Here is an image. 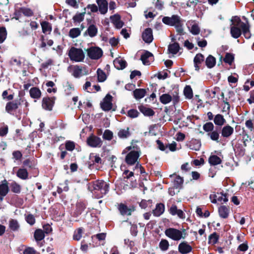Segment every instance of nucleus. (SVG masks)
<instances>
[{
  "instance_id": "1",
  "label": "nucleus",
  "mask_w": 254,
  "mask_h": 254,
  "mask_svg": "<svg viewBox=\"0 0 254 254\" xmlns=\"http://www.w3.org/2000/svg\"><path fill=\"white\" fill-rule=\"evenodd\" d=\"M89 190L97 198L102 197L109 191V184L102 180H96L89 183Z\"/></svg>"
},
{
  "instance_id": "2",
  "label": "nucleus",
  "mask_w": 254,
  "mask_h": 254,
  "mask_svg": "<svg viewBox=\"0 0 254 254\" xmlns=\"http://www.w3.org/2000/svg\"><path fill=\"white\" fill-rule=\"evenodd\" d=\"M245 28V23L241 21L240 17L235 16L232 18L230 33L232 36L238 38L242 34V28Z\"/></svg>"
},
{
  "instance_id": "3",
  "label": "nucleus",
  "mask_w": 254,
  "mask_h": 254,
  "mask_svg": "<svg viewBox=\"0 0 254 254\" xmlns=\"http://www.w3.org/2000/svg\"><path fill=\"white\" fill-rule=\"evenodd\" d=\"M68 56L71 61L75 62H82L85 58L83 50L74 47H71L68 50Z\"/></svg>"
},
{
  "instance_id": "4",
  "label": "nucleus",
  "mask_w": 254,
  "mask_h": 254,
  "mask_svg": "<svg viewBox=\"0 0 254 254\" xmlns=\"http://www.w3.org/2000/svg\"><path fill=\"white\" fill-rule=\"evenodd\" d=\"M165 234L169 238L176 241L185 239L186 237L185 230L181 231L175 228H169L165 230Z\"/></svg>"
},
{
  "instance_id": "5",
  "label": "nucleus",
  "mask_w": 254,
  "mask_h": 254,
  "mask_svg": "<svg viewBox=\"0 0 254 254\" xmlns=\"http://www.w3.org/2000/svg\"><path fill=\"white\" fill-rule=\"evenodd\" d=\"M117 208L123 216H130L136 210V206L134 204L127 205L126 203H120L118 205Z\"/></svg>"
},
{
  "instance_id": "6",
  "label": "nucleus",
  "mask_w": 254,
  "mask_h": 254,
  "mask_svg": "<svg viewBox=\"0 0 254 254\" xmlns=\"http://www.w3.org/2000/svg\"><path fill=\"white\" fill-rule=\"evenodd\" d=\"M87 56L92 60H98L103 55L102 50L98 47H91L87 50Z\"/></svg>"
},
{
  "instance_id": "7",
  "label": "nucleus",
  "mask_w": 254,
  "mask_h": 254,
  "mask_svg": "<svg viewBox=\"0 0 254 254\" xmlns=\"http://www.w3.org/2000/svg\"><path fill=\"white\" fill-rule=\"evenodd\" d=\"M140 156V151L138 149L130 151L126 156L125 160L129 165H134L137 161Z\"/></svg>"
},
{
  "instance_id": "8",
  "label": "nucleus",
  "mask_w": 254,
  "mask_h": 254,
  "mask_svg": "<svg viewBox=\"0 0 254 254\" xmlns=\"http://www.w3.org/2000/svg\"><path fill=\"white\" fill-rule=\"evenodd\" d=\"M67 70L75 78H79L87 74V72H84L82 67L79 65H70Z\"/></svg>"
},
{
  "instance_id": "9",
  "label": "nucleus",
  "mask_w": 254,
  "mask_h": 254,
  "mask_svg": "<svg viewBox=\"0 0 254 254\" xmlns=\"http://www.w3.org/2000/svg\"><path fill=\"white\" fill-rule=\"evenodd\" d=\"M182 21L181 17L177 15H173L171 17L165 16L162 18V22L170 26H176Z\"/></svg>"
},
{
  "instance_id": "10",
  "label": "nucleus",
  "mask_w": 254,
  "mask_h": 254,
  "mask_svg": "<svg viewBox=\"0 0 254 254\" xmlns=\"http://www.w3.org/2000/svg\"><path fill=\"white\" fill-rule=\"evenodd\" d=\"M20 100L21 99H19L7 103L5 106V111L11 115H14L20 105Z\"/></svg>"
},
{
  "instance_id": "11",
  "label": "nucleus",
  "mask_w": 254,
  "mask_h": 254,
  "mask_svg": "<svg viewBox=\"0 0 254 254\" xmlns=\"http://www.w3.org/2000/svg\"><path fill=\"white\" fill-rule=\"evenodd\" d=\"M89 146L92 147H100L102 144L101 139L94 135H91L87 139Z\"/></svg>"
},
{
  "instance_id": "12",
  "label": "nucleus",
  "mask_w": 254,
  "mask_h": 254,
  "mask_svg": "<svg viewBox=\"0 0 254 254\" xmlns=\"http://www.w3.org/2000/svg\"><path fill=\"white\" fill-rule=\"evenodd\" d=\"M187 26L190 32L194 35H198L200 29L198 24L194 20H190L187 23Z\"/></svg>"
},
{
  "instance_id": "13",
  "label": "nucleus",
  "mask_w": 254,
  "mask_h": 254,
  "mask_svg": "<svg viewBox=\"0 0 254 254\" xmlns=\"http://www.w3.org/2000/svg\"><path fill=\"white\" fill-rule=\"evenodd\" d=\"M112 96L108 94L104 98L103 102L101 103L102 109L105 111H108L112 107Z\"/></svg>"
},
{
  "instance_id": "14",
  "label": "nucleus",
  "mask_w": 254,
  "mask_h": 254,
  "mask_svg": "<svg viewBox=\"0 0 254 254\" xmlns=\"http://www.w3.org/2000/svg\"><path fill=\"white\" fill-rule=\"evenodd\" d=\"M143 40L146 43L150 44L153 40L152 30L150 28H147L142 33Z\"/></svg>"
},
{
  "instance_id": "15",
  "label": "nucleus",
  "mask_w": 254,
  "mask_h": 254,
  "mask_svg": "<svg viewBox=\"0 0 254 254\" xmlns=\"http://www.w3.org/2000/svg\"><path fill=\"white\" fill-rule=\"evenodd\" d=\"M54 103V98H44L42 101V107L46 110L51 111L52 110Z\"/></svg>"
},
{
  "instance_id": "16",
  "label": "nucleus",
  "mask_w": 254,
  "mask_h": 254,
  "mask_svg": "<svg viewBox=\"0 0 254 254\" xmlns=\"http://www.w3.org/2000/svg\"><path fill=\"white\" fill-rule=\"evenodd\" d=\"M192 248L187 242L181 243L178 246V251L182 254H189L191 252Z\"/></svg>"
},
{
  "instance_id": "17",
  "label": "nucleus",
  "mask_w": 254,
  "mask_h": 254,
  "mask_svg": "<svg viewBox=\"0 0 254 254\" xmlns=\"http://www.w3.org/2000/svg\"><path fill=\"white\" fill-rule=\"evenodd\" d=\"M141 60L144 65H149L153 61L154 57L153 54L148 52L145 51L141 56Z\"/></svg>"
},
{
  "instance_id": "18",
  "label": "nucleus",
  "mask_w": 254,
  "mask_h": 254,
  "mask_svg": "<svg viewBox=\"0 0 254 254\" xmlns=\"http://www.w3.org/2000/svg\"><path fill=\"white\" fill-rule=\"evenodd\" d=\"M204 60V57L201 54H197L195 55L193 59L194 66L195 70L199 71L201 64Z\"/></svg>"
},
{
  "instance_id": "19",
  "label": "nucleus",
  "mask_w": 254,
  "mask_h": 254,
  "mask_svg": "<svg viewBox=\"0 0 254 254\" xmlns=\"http://www.w3.org/2000/svg\"><path fill=\"white\" fill-rule=\"evenodd\" d=\"M234 132V128L229 125L224 126L221 130V135L224 138H228Z\"/></svg>"
},
{
  "instance_id": "20",
  "label": "nucleus",
  "mask_w": 254,
  "mask_h": 254,
  "mask_svg": "<svg viewBox=\"0 0 254 254\" xmlns=\"http://www.w3.org/2000/svg\"><path fill=\"white\" fill-rule=\"evenodd\" d=\"M86 208V204L83 202H78L76 204L75 209L73 215L74 217L79 216Z\"/></svg>"
},
{
  "instance_id": "21",
  "label": "nucleus",
  "mask_w": 254,
  "mask_h": 254,
  "mask_svg": "<svg viewBox=\"0 0 254 254\" xmlns=\"http://www.w3.org/2000/svg\"><path fill=\"white\" fill-rule=\"evenodd\" d=\"M98 5L99 10L102 14H105L108 11V2L106 0H96Z\"/></svg>"
},
{
  "instance_id": "22",
  "label": "nucleus",
  "mask_w": 254,
  "mask_h": 254,
  "mask_svg": "<svg viewBox=\"0 0 254 254\" xmlns=\"http://www.w3.org/2000/svg\"><path fill=\"white\" fill-rule=\"evenodd\" d=\"M218 212L220 217L224 219L227 218L230 213L229 208L225 205L220 206L218 208Z\"/></svg>"
},
{
  "instance_id": "23",
  "label": "nucleus",
  "mask_w": 254,
  "mask_h": 254,
  "mask_svg": "<svg viewBox=\"0 0 254 254\" xmlns=\"http://www.w3.org/2000/svg\"><path fill=\"white\" fill-rule=\"evenodd\" d=\"M113 63L115 67L118 69H123L127 66L126 61L120 58H116Z\"/></svg>"
},
{
  "instance_id": "24",
  "label": "nucleus",
  "mask_w": 254,
  "mask_h": 254,
  "mask_svg": "<svg viewBox=\"0 0 254 254\" xmlns=\"http://www.w3.org/2000/svg\"><path fill=\"white\" fill-rule=\"evenodd\" d=\"M164 205L163 203H160L156 205L155 208L152 211V213L154 216L158 217L164 213Z\"/></svg>"
},
{
  "instance_id": "25",
  "label": "nucleus",
  "mask_w": 254,
  "mask_h": 254,
  "mask_svg": "<svg viewBox=\"0 0 254 254\" xmlns=\"http://www.w3.org/2000/svg\"><path fill=\"white\" fill-rule=\"evenodd\" d=\"M146 93L145 89L141 88L136 89L133 91V97L136 100L143 98L145 96Z\"/></svg>"
},
{
  "instance_id": "26",
  "label": "nucleus",
  "mask_w": 254,
  "mask_h": 254,
  "mask_svg": "<svg viewBox=\"0 0 254 254\" xmlns=\"http://www.w3.org/2000/svg\"><path fill=\"white\" fill-rule=\"evenodd\" d=\"M111 19L117 28L120 29L123 26L124 23L121 20L120 16L119 15H114L111 16Z\"/></svg>"
},
{
  "instance_id": "27",
  "label": "nucleus",
  "mask_w": 254,
  "mask_h": 254,
  "mask_svg": "<svg viewBox=\"0 0 254 254\" xmlns=\"http://www.w3.org/2000/svg\"><path fill=\"white\" fill-rule=\"evenodd\" d=\"M9 188L7 181L4 180L2 181L0 184V194L2 196H5L8 193Z\"/></svg>"
},
{
  "instance_id": "28",
  "label": "nucleus",
  "mask_w": 254,
  "mask_h": 254,
  "mask_svg": "<svg viewBox=\"0 0 254 254\" xmlns=\"http://www.w3.org/2000/svg\"><path fill=\"white\" fill-rule=\"evenodd\" d=\"M180 47L179 43L174 42L168 46V51L170 54L175 55L179 51Z\"/></svg>"
},
{
  "instance_id": "29",
  "label": "nucleus",
  "mask_w": 254,
  "mask_h": 254,
  "mask_svg": "<svg viewBox=\"0 0 254 254\" xmlns=\"http://www.w3.org/2000/svg\"><path fill=\"white\" fill-rule=\"evenodd\" d=\"M213 121L215 125L219 127H222L226 123L223 116L221 114L216 115L213 119Z\"/></svg>"
},
{
  "instance_id": "30",
  "label": "nucleus",
  "mask_w": 254,
  "mask_h": 254,
  "mask_svg": "<svg viewBox=\"0 0 254 254\" xmlns=\"http://www.w3.org/2000/svg\"><path fill=\"white\" fill-rule=\"evenodd\" d=\"M98 32L97 27L93 25H90L85 32L86 34H88L90 37H94L96 36Z\"/></svg>"
},
{
  "instance_id": "31",
  "label": "nucleus",
  "mask_w": 254,
  "mask_h": 254,
  "mask_svg": "<svg viewBox=\"0 0 254 254\" xmlns=\"http://www.w3.org/2000/svg\"><path fill=\"white\" fill-rule=\"evenodd\" d=\"M31 98L34 99H39L41 96V92L37 87H32L29 91Z\"/></svg>"
},
{
  "instance_id": "32",
  "label": "nucleus",
  "mask_w": 254,
  "mask_h": 254,
  "mask_svg": "<svg viewBox=\"0 0 254 254\" xmlns=\"http://www.w3.org/2000/svg\"><path fill=\"white\" fill-rule=\"evenodd\" d=\"M140 111L145 116H152L154 115L155 112L154 111L149 108L143 106H140L139 107Z\"/></svg>"
},
{
  "instance_id": "33",
  "label": "nucleus",
  "mask_w": 254,
  "mask_h": 254,
  "mask_svg": "<svg viewBox=\"0 0 254 254\" xmlns=\"http://www.w3.org/2000/svg\"><path fill=\"white\" fill-rule=\"evenodd\" d=\"M20 228L18 221L15 219H10L9 221V228L12 231H17Z\"/></svg>"
},
{
  "instance_id": "34",
  "label": "nucleus",
  "mask_w": 254,
  "mask_h": 254,
  "mask_svg": "<svg viewBox=\"0 0 254 254\" xmlns=\"http://www.w3.org/2000/svg\"><path fill=\"white\" fill-rule=\"evenodd\" d=\"M209 163L211 165H217L220 164L222 160L220 157L215 155H211L208 159Z\"/></svg>"
},
{
  "instance_id": "35",
  "label": "nucleus",
  "mask_w": 254,
  "mask_h": 254,
  "mask_svg": "<svg viewBox=\"0 0 254 254\" xmlns=\"http://www.w3.org/2000/svg\"><path fill=\"white\" fill-rule=\"evenodd\" d=\"M42 32L45 34H49L52 31V26L50 23L47 21H43L41 23Z\"/></svg>"
},
{
  "instance_id": "36",
  "label": "nucleus",
  "mask_w": 254,
  "mask_h": 254,
  "mask_svg": "<svg viewBox=\"0 0 254 254\" xmlns=\"http://www.w3.org/2000/svg\"><path fill=\"white\" fill-rule=\"evenodd\" d=\"M184 182L183 178L179 176H176V177L173 182L174 188L176 189L181 188Z\"/></svg>"
},
{
  "instance_id": "37",
  "label": "nucleus",
  "mask_w": 254,
  "mask_h": 254,
  "mask_svg": "<svg viewBox=\"0 0 254 254\" xmlns=\"http://www.w3.org/2000/svg\"><path fill=\"white\" fill-rule=\"evenodd\" d=\"M81 34V29L79 28H73L70 29L68 35L72 38H75Z\"/></svg>"
},
{
  "instance_id": "38",
  "label": "nucleus",
  "mask_w": 254,
  "mask_h": 254,
  "mask_svg": "<svg viewBox=\"0 0 254 254\" xmlns=\"http://www.w3.org/2000/svg\"><path fill=\"white\" fill-rule=\"evenodd\" d=\"M21 11L22 14L26 17H31L34 15L33 10L28 7H21Z\"/></svg>"
},
{
  "instance_id": "39",
  "label": "nucleus",
  "mask_w": 254,
  "mask_h": 254,
  "mask_svg": "<svg viewBox=\"0 0 254 254\" xmlns=\"http://www.w3.org/2000/svg\"><path fill=\"white\" fill-rule=\"evenodd\" d=\"M205 64L207 67H213V66H214L216 64L215 58L212 56L209 55L206 59Z\"/></svg>"
},
{
  "instance_id": "40",
  "label": "nucleus",
  "mask_w": 254,
  "mask_h": 254,
  "mask_svg": "<svg viewBox=\"0 0 254 254\" xmlns=\"http://www.w3.org/2000/svg\"><path fill=\"white\" fill-rule=\"evenodd\" d=\"M17 176L21 179L26 180L28 178V173L25 169H19L17 172Z\"/></svg>"
},
{
  "instance_id": "41",
  "label": "nucleus",
  "mask_w": 254,
  "mask_h": 254,
  "mask_svg": "<svg viewBox=\"0 0 254 254\" xmlns=\"http://www.w3.org/2000/svg\"><path fill=\"white\" fill-rule=\"evenodd\" d=\"M118 135L120 138L124 139L127 138L130 135L129 128L120 129L118 133Z\"/></svg>"
},
{
  "instance_id": "42",
  "label": "nucleus",
  "mask_w": 254,
  "mask_h": 254,
  "mask_svg": "<svg viewBox=\"0 0 254 254\" xmlns=\"http://www.w3.org/2000/svg\"><path fill=\"white\" fill-rule=\"evenodd\" d=\"M44 232L41 229H37L34 233V238L36 241H40L45 238Z\"/></svg>"
},
{
  "instance_id": "43",
  "label": "nucleus",
  "mask_w": 254,
  "mask_h": 254,
  "mask_svg": "<svg viewBox=\"0 0 254 254\" xmlns=\"http://www.w3.org/2000/svg\"><path fill=\"white\" fill-rule=\"evenodd\" d=\"M160 100L163 104H167L172 101V96L169 94H163L160 96Z\"/></svg>"
},
{
  "instance_id": "44",
  "label": "nucleus",
  "mask_w": 254,
  "mask_h": 254,
  "mask_svg": "<svg viewBox=\"0 0 254 254\" xmlns=\"http://www.w3.org/2000/svg\"><path fill=\"white\" fill-rule=\"evenodd\" d=\"M208 136L210 138V139L213 141H215L217 142H218L219 138V133L217 130H213L210 132L208 133Z\"/></svg>"
},
{
  "instance_id": "45",
  "label": "nucleus",
  "mask_w": 254,
  "mask_h": 254,
  "mask_svg": "<svg viewBox=\"0 0 254 254\" xmlns=\"http://www.w3.org/2000/svg\"><path fill=\"white\" fill-rule=\"evenodd\" d=\"M242 30V33H243L246 38L249 39L251 37V34L250 31V26L248 23H245V28H243Z\"/></svg>"
},
{
  "instance_id": "46",
  "label": "nucleus",
  "mask_w": 254,
  "mask_h": 254,
  "mask_svg": "<svg viewBox=\"0 0 254 254\" xmlns=\"http://www.w3.org/2000/svg\"><path fill=\"white\" fill-rule=\"evenodd\" d=\"M219 239V236L218 235L214 232L212 234H211L209 236L208 238V243L209 244L214 245L216 244L218 242Z\"/></svg>"
},
{
  "instance_id": "47",
  "label": "nucleus",
  "mask_w": 254,
  "mask_h": 254,
  "mask_svg": "<svg viewBox=\"0 0 254 254\" xmlns=\"http://www.w3.org/2000/svg\"><path fill=\"white\" fill-rule=\"evenodd\" d=\"M184 95L188 99H191L193 97L192 90L190 86H186L184 89Z\"/></svg>"
},
{
  "instance_id": "48",
  "label": "nucleus",
  "mask_w": 254,
  "mask_h": 254,
  "mask_svg": "<svg viewBox=\"0 0 254 254\" xmlns=\"http://www.w3.org/2000/svg\"><path fill=\"white\" fill-rule=\"evenodd\" d=\"M169 246V244L167 240L162 239L159 243V248L163 251H167Z\"/></svg>"
},
{
  "instance_id": "49",
  "label": "nucleus",
  "mask_w": 254,
  "mask_h": 254,
  "mask_svg": "<svg viewBox=\"0 0 254 254\" xmlns=\"http://www.w3.org/2000/svg\"><path fill=\"white\" fill-rule=\"evenodd\" d=\"M98 80L99 82H103L106 79L105 73L101 69H98L97 71Z\"/></svg>"
},
{
  "instance_id": "50",
  "label": "nucleus",
  "mask_w": 254,
  "mask_h": 254,
  "mask_svg": "<svg viewBox=\"0 0 254 254\" xmlns=\"http://www.w3.org/2000/svg\"><path fill=\"white\" fill-rule=\"evenodd\" d=\"M214 126L212 123L207 122L203 125V129L206 132H211L213 130Z\"/></svg>"
},
{
  "instance_id": "51",
  "label": "nucleus",
  "mask_w": 254,
  "mask_h": 254,
  "mask_svg": "<svg viewBox=\"0 0 254 254\" xmlns=\"http://www.w3.org/2000/svg\"><path fill=\"white\" fill-rule=\"evenodd\" d=\"M113 137V133L109 129H106L103 133V138L105 140H111Z\"/></svg>"
},
{
  "instance_id": "52",
  "label": "nucleus",
  "mask_w": 254,
  "mask_h": 254,
  "mask_svg": "<svg viewBox=\"0 0 254 254\" xmlns=\"http://www.w3.org/2000/svg\"><path fill=\"white\" fill-rule=\"evenodd\" d=\"M82 233L83 229L82 228H79L76 231H75L73 236V240L79 241L82 237Z\"/></svg>"
},
{
  "instance_id": "53",
  "label": "nucleus",
  "mask_w": 254,
  "mask_h": 254,
  "mask_svg": "<svg viewBox=\"0 0 254 254\" xmlns=\"http://www.w3.org/2000/svg\"><path fill=\"white\" fill-rule=\"evenodd\" d=\"M234 59V57L233 54L230 53H227L223 59L224 62L225 63L231 65L233 63Z\"/></svg>"
},
{
  "instance_id": "54",
  "label": "nucleus",
  "mask_w": 254,
  "mask_h": 254,
  "mask_svg": "<svg viewBox=\"0 0 254 254\" xmlns=\"http://www.w3.org/2000/svg\"><path fill=\"white\" fill-rule=\"evenodd\" d=\"M11 191L14 193H19L21 191V187L15 182H13L10 185Z\"/></svg>"
},
{
  "instance_id": "55",
  "label": "nucleus",
  "mask_w": 254,
  "mask_h": 254,
  "mask_svg": "<svg viewBox=\"0 0 254 254\" xmlns=\"http://www.w3.org/2000/svg\"><path fill=\"white\" fill-rule=\"evenodd\" d=\"M251 141V137L246 133L243 132L241 141L243 142L244 146L246 147L248 143Z\"/></svg>"
},
{
  "instance_id": "56",
  "label": "nucleus",
  "mask_w": 254,
  "mask_h": 254,
  "mask_svg": "<svg viewBox=\"0 0 254 254\" xmlns=\"http://www.w3.org/2000/svg\"><path fill=\"white\" fill-rule=\"evenodd\" d=\"M6 30L5 28L2 27L0 28V44L4 42L6 38Z\"/></svg>"
},
{
  "instance_id": "57",
  "label": "nucleus",
  "mask_w": 254,
  "mask_h": 254,
  "mask_svg": "<svg viewBox=\"0 0 254 254\" xmlns=\"http://www.w3.org/2000/svg\"><path fill=\"white\" fill-rule=\"evenodd\" d=\"M84 15L85 12L77 13L73 17V20L74 22H80L83 20Z\"/></svg>"
},
{
  "instance_id": "58",
  "label": "nucleus",
  "mask_w": 254,
  "mask_h": 254,
  "mask_svg": "<svg viewBox=\"0 0 254 254\" xmlns=\"http://www.w3.org/2000/svg\"><path fill=\"white\" fill-rule=\"evenodd\" d=\"M219 195H218V201L221 202V203H226L228 201V198L227 195L225 193H223L222 192H219Z\"/></svg>"
},
{
  "instance_id": "59",
  "label": "nucleus",
  "mask_w": 254,
  "mask_h": 254,
  "mask_svg": "<svg viewBox=\"0 0 254 254\" xmlns=\"http://www.w3.org/2000/svg\"><path fill=\"white\" fill-rule=\"evenodd\" d=\"M171 95L172 96V100H173L174 104H176L179 101V90L178 89L175 90Z\"/></svg>"
},
{
  "instance_id": "60",
  "label": "nucleus",
  "mask_w": 254,
  "mask_h": 254,
  "mask_svg": "<svg viewBox=\"0 0 254 254\" xmlns=\"http://www.w3.org/2000/svg\"><path fill=\"white\" fill-rule=\"evenodd\" d=\"M235 150L236 153H238L241 156H243L245 152V149L243 146L240 147L239 144L235 146Z\"/></svg>"
},
{
  "instance_id": "61",
  "label": "nucleus",
  "mask_w": 254,
  "mask_h": 254,
  "mask_svg": "<svg viewBox=\"0 0 254 254\" xmlns=\"http://www.w3.org/2000/svg\"><path fill=\"white\" fill-rule=\"evenodd\" d=\"M9 63L12 65H16L19 67L21 65V62L19 58H12L9 61Z\"/></svg>"
},
{
  "instance_id": "62",
  "label": "nucleus",
  "mask_w": 254,
  "mask_h": 254,
  "mask_svg": "<svg viewBox=\"0 0 254 254\" xmlns=\"http://www.w3.org/2000/svg\"><path fill=\"white\" fill-rule=\"evenodd\" d=\"M157 144L158 145V148L162 150L166 151V152H168V146H167V144L165 145L160 140H157L156 141Z\"/></svg>"
},
{
  "instance_id": "63",
  "label": "nucleus",
  "mask_w": 254,
  "mask_h": 254,
  "mask_svg": "<svg viewBox=\"0 0 254 254\" xmlns=\"http://www.w3.org/2000/svg\"><path fill=\"white\" fill-rule=\"evenodd\" d=\"M138 112L135 109H130L127 112V116L131 118H134L138 117Z\"/></svg>"
},
{
  "instance_id": "64",
  "label": "nucleus",
  "mask_w": 254,
  "mask_h": 254,
  "mask_svg": "<svg viewBox=\"0 0 254 254\" xmlns=\"http://www.w3.org/2000/svg\"><path fill=\"white\" fill-rule=\"evenodd\" d=\"M26 220L27 222L30 225H33L35 223V219L32 214H28L26 216Z\"/></svg>"
}]
</instances>
